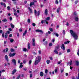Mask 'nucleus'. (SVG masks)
I'll use <instances>...</instances> for the list:
<instances>
[{
  "instance_id": "nucleus-1",
  "label": "nucleus",
  "mask_w": 79,
  "mask_h": 79,
  "mask_svg": "<svg viewBox=\"0 0 79 79\" xmlns=\"http://www.w3.org/2000/svg\"><path fill=\"white\" fill-rule=\"evenodd\" d=\"M41 60V57L40 56H38L36 57L35 59V65H37L39 63H40V60Z\"/></svg>"
},
{
  "instance_id": "nucleus-2",
  "label": "nucleus",
  "mask_w": 79,
  "mask_h": 79,
  "mask_svg": "<svg viewBox=\"0 0 79 79\" xmlns=\"http://www.w3.org/2000/svg\"><path fill=\"white\" fill-rule=\"evenodd\" d=\"M70 32L72 36L73 37L74 39H75V40H77V35L76 34V33L74 32H73V30H70Z\"/></svg>"
},
{
  "instance_id": "nucleus-3",
  "label": "nucleus",
  "mask_w": 79,
  "mask_h": 79,
  "mask_svg": "<svg viewBox=\"0 0 79 79\" xmlns=\"http://www.w3.org/2000/svg\"><path fill=\"white\" fill-rule=\"evenodd\" d=\"M34 13L35 16H37H37H39V15H40V11L39 10L38 11L37 13V10H35Z\"/></svg>"
},
{
  "instance_id": "nucleus-4",
  "label": "nucleus",
  "mask_w": 79,
  "mask_h": 79,
  "mask_svg": "<svg viewBox=\"0 0 79 79\" xmlns=\"http://www.w3.org/2000/svg\"><path fill=\"white\" fill-rule=\"evenodd\" d=\"M15 55H16V53L15 52H14L13 53V54H12L11 53H9V56H10V57L14 56H15Z\"/></svg>"
},
{
  "instance_id": "nucleus-5",
  "label": "nucleus",
  "mask_w": 79,
  "mask_h": 79,
  "mask_svg": "<svg viewBox=\"0 0 79 79\" xmlns=\"http://www.w3.org/2000/svg\"><path fill=\"white\" fill-rule=\"evenodd\" d=\"M36 32H41V34H43L44 32L43 31L41 30L37 29L35 30Z\"/></svg>"
},
{
  "instance_id": "nucleus-6",
  "label": "nucleus",
  "mask_w": 79,
  "mask_h": 79,
  "mask_svg": "<svg viewBox=\"0 0 79 79\" xmlns=\"http://www.w3.org/2000/svg\"><path fill=\"white\" fill-rule=\"evenodd\" d=\"M74 19H75L76 21H77V22H78V21H79V18H78V16H75L74 17Z\"/></svg>"
},
{
  "instance_id": "nucleus-7",
  "label": "nucleus",
  "mask_w": 79,
  "mask_h": 79,
  "mask_svg": "<svg viewBox=\"0 0 79 79\" xmlns=\"http://www.w3.org/2000/svg\"><path fill=\"white\" fill-rule=\"evenodd\" d=\"M12 61L13 62V63H14V65L16 66V60L15 59H13L12 60Z\"/></svg>"
},
{
  "instance_id": "nucleus-8",
  "label": "nucleus",
  "mask_w": 79,
  "mask_h": 79,
  "mask_svg": "<svg viewBox=\"0 0 79 79\" xmlns=\"http://www.w3.org/2000/svg\"><path fill=\"white\" fill-rule=\"evenodd\" d=\"M17 70L16 69H14V70L12 71V74L14 75L15 74V73L16 72Z\"/></svg>"
},
{
  "instance_id": "nucleus-9",
  "label": "nucleus",
  "mask_w": 79,
  "mask_h": 79,
  "mask_svg": "<svg viewBox=\"0 0 79 79\" xmlns=\"http://www.w3.org/2000/svg\"><path fill=\"white\" fill-rule=\"evenodd\" d=\"M50 19V17H48L45 19L44 21H49Z\"/></svg>"
},
{
  "instance_id": "nucleus-10",
  "label": "nucleus",
  "mask_w": 79,
  "mask_h": 79,
  "mask_svg": "<svg viewBox=\"0 0 79 79\" xmlns=\"http://www.w3.org/2000/svg\"><path fill=\"white\" fill-rule=\"evenodd\" d=\"M28 10L30 13H32V10L31 9V7H28Z\"/></svg>"
},
{
  "instance_id": "nucleus-11",
  "label": "nucleus",
  "mask_w": 79,
  "mask_h": 79,
  "mask_svg": "<svg viewBox=\"0 0 79 79\" xmlns=\"http://www.w3.org/2000/svg\"><path fill=\"white\" fill-rule=\"evenodd\" d=\"M54 52L56 54H57V55H58V51H57V50H56V49L55 48Z\"/></svg>"
},
{
  "instance_id": "nucleus-12",
  "label": "nucleus",
  "mask_w": 79,
  "mask_h": 79,
  "mask_svg": "<svg viewBox=\"0 0 79 79\" xmlns=\"http://www.w3.org/2000/svg\"><path fill=\"white\" fill-rule=\"evenodd\" d=\"M45 15H48V10L46 9L45 10Z\"/></svg>"
},
{
  "instance_id": "nucleus-13",
  "label": "nucleus",
  "mask_w": 79,
  "mask_h": 79,
  "mask_svg": "<svg viewBox=\"0 0 79 79\" xmlns=\"http://www.w3.org/2000/svg\"><path fill=\"white\" fill-rule=\"evenodd\" d=\"M53 35H56V37H58L59 36V35H58V34L57 33H52Z\"/></svg>"
},
{
  "instance_id": "nucleus-14",
  "label": "nucleus",
  "mask_w": 79,
  "mask_h": 79,
  "mask_svg": "<svg viewBox=\"0 0 79 79\" xmlns=\"http://www.w3.org/2000/svg\"><path fill=\"white\" fill-rule=\"evenodd\" d=\"M5 58L7 62H8V56L6 55L5 56Z\"/></svg>"
},
{
  "instance_id": "nucleus-15",
  "label": "nucleus",
  "mask_w": 79,
  "mask_h": 79,
  "mask_svg": "<svg viewBox=\"0 0 79 79\" xmlns=\"http://www.w3.org/2000/svg\"><path fill=\"white\" fill-rule=\"evenodd\" d=\"M27 30H26L24 32L23 34V36H24V35H26V34H27Z\"/></svg>"
},
{
  "instance_id": "nucleus-16",
  "label": "nucleus",
  "mask_w": 79,
  "mask_h": 79,
  "mask_svg": "<svg viewBox=\"0 0 79 79\" xmlns=\"http://www.w3.org/2000/svg\"><path fill=\"white\" fill-rule=\"evenodd\" d=\"M40 76H41V77H42V76H44V73H43V72H41L40 73Z\"/></svg>"
},
{
  "instance_id": "nucleus-17",
  "label": "nucleus",
  "mask_w": 79,
  "mask_h": 79,
  "mask_svg": "<svg viewBox=\"0 0 79 79\" xmlns=\"http://www.w3.org/2000/svg\"><path fill=\"white\" fill-rule=\"evenodd\" d=\"M10 26L13 29H14L15 28V25H13V24L12 23H10Z\"/></svg>"
},
{
  "instance_id": "nucleus-18",
  "label": "nucleus",
  "mask_w": 79,
  "mask_h": 79,
  "mask_svg": "<svg viewBox=\"0 0 79 79\" xmlns=\"http://www.w3.org/2000/svg\"><path fill=\"white\" fill-rule=\"evenodd\" d=\"M61 48H62V49H63V50H65V48L64 47V44H62V46H61Z\"/></svg>"
},
{
  "instance_id": "nucleus-19",
  "label": "nucleus",
  "mask_w": 79,
  "mask_h": 79,
  "mask_svg": "<svg viewBox=\"0 0 79 79\" xmlns=\"http://www.w3.org/2000/svg\"><path fill=\"white\" fill-rule=\"evenodd\" d=\"M34 5V2H31L30 4V6H32V5Z\"/></svg>"
},
{
  "instance_id": "nucleus-20",
  "label": "nucleus",
  "mask_w": 79,
  "mask_h": 79,
  "mask_svg": "<svg viewBox=\"0 0 79 79\" xmlns=\"http://www.w3.org/2000/svg\"><path fill=\"white\" fill-rule=\"evenodd\" d=\"M31 48V44L30 43H29L28 44V49H30V48Z\"/></svg>"
},
{
  "instance_id": "nucleus-21",
  "label": "nucleus",
  "mask_w": 79,
  "mask_h": 79,
  "mask_svg": "<svg viewBox=\"0 0 79 79\" xmlns=\"http://www.w3.org/2000/svg\"><path fill=\"white\" fill-rule=\"evenodd\" d=\"M23 51H24V52H26V51H27V52H28V50H27V49H26V48H23Z\"/></svg>"
},
{
  "instance_id": "nucleus-22",
  "label": "nucleus",
  "mask_w": 79,
  "mask_h": 79,
  "mask_svg": "<svg viewBox=\"0 0 79 79\" xmlns=\"http://www.w3.org/2000/svg\"><path fill=\"white\" fill-rule=\"evenodd\" d=\"M14 15L15 16H16V17H17V18L18 17V15H17V13L16 12H15L14 13Z\"/></svg>"
},
{
  "instance_id": "nucleus-23",
  "label": "nucleus",
  "mask_w": 79,
  "mask_h": 79,
  "mask_svg": "<svg viewBox=\"0 0 79 79\" xmlns=\"http://www.w3.org/2000/svg\"><path fill=\"white\" fill-rule=\"evenodd\" d=\"M76 64L77 66H79V62L78 61H76Z\"/></svg>"
},
{
  "instance_id": "nucleus-24",
  "label": "nucleus",
  "mask_w": 79,
  "mask_h": 79,
  "mask_svg": "<svg viewBox=\"0 0 79 79\" xmlns=\"http://www.w3.org/2000/svg\"><path fill=\"white\" fill-rule=\"evenodd\" d=\"M60 7H59L57 9V13H59V12L60 11Z\"/></svg>"
},
{
  "instance_id": "nucleus-25",
  "label": "nucleus",
  "mask_w": 79,
  "mask_h": 79,
  "mask_svg": "<svg viewBox=\"0 0 79 79\" xmlns=\"http://www.w3.org/2000/svg\"><path fill=\"white\" fill-rule=\"evenodd\" d=\"M5 38H7V37H8V34H7V33H5Z\"/></svg>"
},
{
  "instance_id": "nucleus-26",
  "label": "nucleus",
  "mask_w": 79,
  "mask_h": 79,
  "mask_svg": "<svg viewBox=\"0 0 79 79\" xmlns=\"http://www.w3.org/2000/svg\"><path fill=\"white\" fill-rule=\"evenodd\" d=\"M10 52H15V49L11 48L10 49Z\"/></svg>"
},
{
  "instance_id": "nucleus-27",
  "label": "nucleus",
  "mask_w": 79,
  "mask_h": 79,
  "mask_svg": "<svg viewBox=\"0 0 79 79\" xmlns=\"http://www.w3.org/2000/svg\"><path fill=\"white\" fill-rule=\"evenodd\" d=\"M46 62L48 64L49 63H50V60H47L46 61Z\"/></svg>"
},
{
  "instance_id": "nucleus-28",
  "label": "nucleus",
  "mask_w": 79,
  "mask_h": 79,
  "mask_svg": "<svg viewBox=\"0 0 79 79\" xmlns=\"http://www.w3.org/2000/svg\"><path fill=\"white\" fill-rule=\"evenodd\" d=\"M10 42L11 43H12V42H14V40L12 39H10Z\"/></svg>"
},
{
  "instance_id": "nucleus-29",
  "label": "nucleus",
  "mask_w": 79,
  "mask_h": 79,
  "mask_svg": "<svg viewBox=\"0 0 79 79\" xmlns=\"http://www.w3.org/2000/svg\"><path fill=\"white\" fill-rule=\"evenodd\" d=\"M69 41H66L65 43H64V44H69Z\"/></svg>"
},
{
  "instance_id": "nucleus-30",
  "label": "nucleus",
  "mask_w": 79,
  "mask_h": 79,
  "mask_svg": "<svg viewBox=\"0 0 79 79\" xmlns=\"http://www.w3.org/2000/svg\"><path fill=\"white\" fill-rule=\"evenodd\" d=\"M49 29L51 32H53V28H49Z\"/></svg>"
},
{
  "instance_id": "nucleus-31",
  "label": "nucleus",
  "mask_w": 79,
  "mask_h": 79,
  "mask_svg": "<svg viewBox=\"0 0 79 79\" xmlns=\"http://www.w3.org/2000/svg\"><path fill=\"white\" fill-rule=\"evenodd\" d=\"M62 62V60H60L57 62V64H60V63H61Z\"/></svg>"
},
{
  "instance_id": "nucleus-32",
  "label": "nucleus",
  "mask_w": 79,
  "mask_h": 79,
  "mask_svg": "<svg viewBox=\"0 0 79 79\" xmlns=\"http://www.w3.org/2000/svg\"><path fill=\"white\" fill-rule=\"evenodd\" d=\"M11 8L9 6H8L7 7V10H10Z\"/></svg>"
},
{
  "instance_id": "nucleus-33",
  "label": "nucleus",
  "mask_w": 79,
  "mask_h": 79,
  "mask_svg": "<svg viewBox=\"0 0 79 79\" xmlns=\"http://www.w3.org/2000/svg\"><path fill=\"white\" fill-rule=\"evenodd\" d=\"M55 3L56 4H57V5H58V0H56Z\"/></svg>"
},
{
  "instance_id": "nucleus-34",
  "label": "nucleus",
  "mask_w": 79,
  "mask_h": 79,
  "mask_svg": "<svg viewBox=\"0 0 79 79\" xmlns=\"http://www.w3.org/2000/svg\"><path fill=\"white\" fill-rule=\"evenodd\" d=\"M2 21H3V22H6L7 21V19H5L3 20H2Z\"/></svg>"
},
{
  "instance_id": "nucleus-35",
  "label": "nucleus",
  "mask_w": 79,
  "mask_h": 79,
  "mask_svg": "<svg viewBox=\"0 0 79 79\" xmlns=\"http://www.w3.org/2000/svg\"><path fill=\"white\" fill-rule=\"evenodd\" d=\"M72 63H73V61L71 60V61L69 62V64L70 66H71V64H72Z\"/></svg>"
},
{
  "instance_id": "nucleus-36",
  "label": "nucleus",
  "mask_w": 79,
  "mask_h": 79,
  "mask_svg": "<svg viewBox=\"0 0 79 79\" xmlns=\"http://www.w3.org/2000/svg\"><path fill=\"white\" fill-rule=\"evenodd\" d=\"M31 63H32V60H30L29 62V64H31Z\"/></svg>"
},
{
  "instance_id": "nucleus-37",
  "label": "nucleus",
  "mask_w": 79,
  "mask_h": 79,
  "mask_svg": "<svg viewBox=\"0 0 79 79\" xmlns=\"http://www.w3.org/2000/svg\"><path fill=\"white\" fill-rule=\"evenodd\" d=\"M74 15L75 16H77V13H76V12H74Z\"/></svg>"
},
{
  "instance_id": "nucleus-38",
  "label": "nucleus",
  "mask_w": 79,
  "mask_h": 79,
  "mask_svg": "<svg viewBox=\"0 0 79 79\" xmlns=\"http://www.w3.org/2000/svg\"><path fill=\"white\" fill-rule=\"evenodd\" d=\"M4 3H3V2H0V4H1V5H2V6H3L4 5Z\"/></svg>"
},
{
  "instance_id": "nucleus-39",
  "label": "nucleus",
  "mask_w": 79,
  "mask_h": 79,
  "mask_svg": "<svg viewBox=\"0 0 79 79\" xmlns=\"http://www.w3.org/2000/svg\"><path fill=\"white\" fill-rule=\"evenodd\" d=\"M79 2V1L77 0V1H75V4H77V3H78Z\"/></svg>"
},
{
  "instance_id": "nucleus-40",
  "label": "nucleus",
  "mask_w": 79,
  "mask_h": 79,
  "mask_svg": "<svg viewBox=\"0 0 79 79\" xmlns=\"http://www.w3.org/2000/svg\"><path fill=\"white\" fill-rule=\"evenodd\" d=\"M67 53H69V52H70V49H68L67 51Z\"/></svg>"
},
{
  "instance_id": "nucleus-41",
  "label": "nucleus",
  "mask_w": 79,
  "mask_h": 79,
  "mask_svg": "<svg viewBox=\"0 0 79 79\" xmlns=\"http://www.w3.org/2000/svg\"><path fill=\"white\" fill-rule=\"evenodd\" d=\"M47 72H48V70L47 69H46L45 70V73L47 74Z\"/></svg>"
},
{
  "instance_id": "nucleus-42",
  "label": "nucleus",
  "mask_w": 79,
  "mask_h": 79,
  "mask_svg": "<svg viewBox=\"0 0 79 79\" xmlns=\"http://www.w3.org/2000/svg\"><path fill=\"white\" fill-rule=\"evenodd\" d=\"M32 77V74L31 73L30 75V77L31 78Z\"/></svg>"
},
{
  "instance_id": "nucleus-43",
  "label": "nucleus",
  "mask_w": 79,
  "mask_h": 79,
  "mask_svg": "<svg viewBox=\"0 0 79 79\" xmlns=\"http://www.w3.org/2000/svg\"><path fill=\"white\" fill-rule=\"evenodd\" d=\"M27 22L28 23H30L31 22V20H30V19H28V20H27Z\"/></svg>"
},
{
  "instance_id": "nucleus-44",
  "label": "nucleus",
  "mask_w": 79,
  "mask_h": 79,
  "mask_svg": "<svg viewBox=\"0 0 79 79\" xmlns=\"http://www.w3.org/2000/svg\"><path fill=\"white\" fill-rule=\"evenodd\" d=\"M48 43L47 41H45L44 42V45H47V44Z\"/></svg>"
},
{
  "instance_id": "nucleus-45",
  "label": "nucleus",
  "mask_w": 79,
  "mask_h": 79,
  "mask_svg": "<svg viewBox=\"0 0 79 79\" xmlns=\"http://www.w3.org/2000/svg\"><path fill=\"white\" fill-rule=\"evenodd\" d=\"M2 37H5V34H4V33H3L2 34Z\"/></svg>"
},
{
  "instance_id": "nucleus-46",
  "label": "nucleus",
  "mask_w": 79,
  "mask_h": 79,
  "mask_svg": "<svg viewBox=\"0 0 79 79\" xmlns=\"http://www.w3.org/2000/svg\"><path fill=\"white\" fill-rule=\"evenodd\" d=\"M76 78L77 79H79V73L78 74V77H76Z\"/></svg>"
},
{
  "instance_id": "nucleus-47",
  "label": "nucleus",
  "mask_w": 79,
  "mask_h": 79,
  "mask_svg": "<svg viewBox=\"0 0 79 79\" xmlns=\"http://www.w3.org/2000/svg\"><path fill=\"white\" fill-rule=\"evenodd\" d=\"M52 45H53V44H52V43H49L50 46H52Z\"/></svg>"
},
{
  "instance_id": "nucleus-48",
  "label": "nucleus",
  "mask_w": 79,
  "mask_h": 79,
  "mask_svg": "<svg viewBox=\"0 0 79 79\" xmlns=\"http://www.w3.org/2000/svg\"><path fill=\"white\" fill-rule=\"evenodd\" d=\"M23 65H20L19 67V68H23Z\"/></svg>"
},
{
  "instance_id": "nucleus-49",
  "label": "nucleus",
  "mask_w": 79,
  "mask_h": 79,
  "mask_svg": "<svg viewBox=\"0 0 79 79\" xmlns=\"http://www.w3.org/2000/svg\"><path fill=\"white\" fill-rule=\"evenodd\" d=\"M49 58L51 60H53V57H49Z\"/></svg>"
},
{
  "instance_id": "nucleus-50",
  "label": "nucleus",
  "mask_w": 79,
  "mask_h": 79,
  "mask_svg": "<svg viewBox=\"0 0 79 79\" xmlns=\"http://www.w3.org/2000/svg\"><path fill=\"white\" fill-rule=\"evenodd\" d=\"M63 34H65V31L64 30L63 31Z\"/></svg>"
},
{
  "instance_id": "nucleus-51",
  "label": "nucleus",
  "mask_w": 79,
  "mask_h": 79,
  "mask_svg": "<svg viewBox=\"0 0 79 79\" xmlns=\"http://www.w3.org/2000/svg\"><path fill=\"white\" fill-rule=\"evenodd\" d=\"M32 25L33 26H35V23H33L32 24Z\"/></svg>"
},
{
  "instance_id": "nucleus-52",
  "label": "nucleus",
  "mask_w": 79,
  "mask_h": 79,
  "mask_svg": "<svg viewBox=\"0 0 79 79\" xmlns=\"http://www.w3.org/2000/svg\"><path fill=\"white\" fill-rule=\"evenodd\" d=\"M55 48H56V49H58V48H59V46H56L55 47Z\"/></svg>"
},
{
  "instance_id": "nucleus-53",
  "label": "nucleus",
  "mask_w": 79,
  "mask_h": 79,
  "mask_svg": "<svg viewBox=\"0 0 79 79\" xmlns=\"http://www.w3.org/2000/svg\"><path fill=\"white\" fill-rule=\"evenodd\" d=\"M58 71V70H57V69H56L55 70V73H57Z\"/></svg>"
},
{
  "instance_id": "nucleus-54",
  "label": "nucleus",
  "mask_w": 79,
  "mask_h": 79,
  "mask_svg": "<svg viewBox=\"0 0 79 79\" xmlns=\"http://www.w3.org/2000/svg\"><path fill=\"white\" fill-rule=\"evenodd\" d=\"M35 42H32V45H33V46H35Z\"/></svg>"
},
{
  "instance_id": "nucleus-55",
  "label": "nucleus",
  "mask_w": 79,
  "mask_h": 79,
  "mask_svg": "<svg viewBox=\"0 0 79 79\" xmlns=\"http://www.w3.org/2000/svg\"><path fill=\"white\" fill-rule=\"evenodd\" d=\"M19 31L20 32H22V31H23V29H22L21 28H20L19 29Z\"/></svg>"
},
{
  "instance_id": "nucleus-56",
  "label": "nucleus",
  "mask_w": 79,
  "mask_h": 79,
  "mask_svg": "<svg viewBox=\"0 0 79 79\" xmlns=\"http://www.w3.org/2000/svg\"><path fill=\"white\" fill-rule=\"evenodd\" d=\"M44 20H43L41 21V23L42 24H44Z\"/></svg>"
},
{
  "instance_id": "nucleus-57",
  "label": "nucleus",
  "mask_w": 79,
  "mask_h": 79,
  "mask_svg": "<svg viewBox=\"0 0 79 79\" xmlns=\"http://www.w3.org/2000/svg\"><path fill=\"white\" fill-rule=\"evenodd\" d=\"M32 40V42H35V39H33Z\"/></svg>"
},
{
  "instance_id": "nucleus-58",
  "label": "nucleus",
  "mask_w": 79,
  "mask_h": 79,
  "mask_svg": "<svg viewBox=\"0 0 79 79\" xmlns=\"http://www.w3.org/2000/svg\"><path fill=\"white\" fill-rule=\"evenodd\" d=\"M3 33V31L2 30H0V34H2Z\"/></svg>"
},
{
  "instance_id": "nucleus-59",
  "label": "nucleus",
  "mask_w": 79,
  "mask_h": 79,
  "mask_svg": "<svg viewBox=\"0 0 79 79\" xmlns=\"http://www.w3.org/2000/svg\"><path fill=\"white\" fill-rule=\"evenodd\" d=\"M24 56L25 58H27V56L26 54H25L24 55Z\"/></svg>"
},
{
  "instance_id": "nucleus-60",
  "label": "nucleus",
  "mask_w": 79,
  "mask_h": 79,
  "mask_svg": "<svg viewBox=\"0 0 79 79\" xmlns=\"http://www.w3.org/2000/svg\"><path fill=\"white\" fill-rule=\"evenodd\" d=\"M64 70H63V69H61V73H63V72Z\"/></svg>"
},
{
  "instance_id": "nucleus-61",
  "label": "nucleus",
  "mask_w": 79,
  "mask_h": 79,
  "mask_svg": "<svg viewBox=\"0 0 79 79\" xmlns=\"http://www.w3.org/2000/svg\"><path fill=\"white\" fill-rule=\"evenodd\" d=\"M8 48H6V52H8Z\"/></svg>"
},
{
  "instance_id": "nucleus-62",
  "label": "nucleus",
  "mask_w": 79,
  "mask_h": 79,
  "mask_svg": "<svg viewBox=\"0 0 79 79\" xmlns=\"http://www.w3.org/2000/svg\"><path fill=\"white\" fill-rule=\"evenodd\" d=\"M9 31H12V29L11 28H9Z\"/></svg>"
},
{
  "instance_id": "nucleus-63",
  "label": "nucleus",
  "mask_w": 79,
  "mask_h": 79,
  "mask_svg": "<svg viewBox=\"0 0 79 79\" xmlns=\"http://www.w3.org/2000/svg\"><path fill=\"white\" fill-rule=\"evenodd\" d=\"M14 3L15 5H17V3L16 2H14Z\"/></svg>"
},
{
  "instance_id": "nucleus-64",
  "label": "nucleus",
  "mask_w": 79,
  "mask_h": 79,
  "mask_svg": "<svg viewBox=\"0 0 79 79\" xmlns=\"http://www.w3.org/2000/svg\"><path fill=\"white\" fill-rule=\"evenodd\" d=\"M3 6H4V7H6V4H5V3H4V5H3Z\"/></svg>"
}]
</instances>
